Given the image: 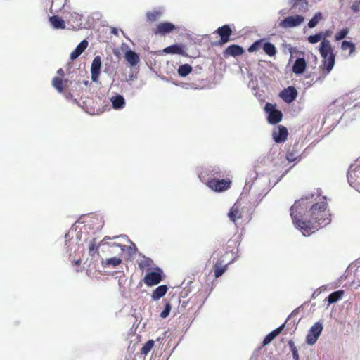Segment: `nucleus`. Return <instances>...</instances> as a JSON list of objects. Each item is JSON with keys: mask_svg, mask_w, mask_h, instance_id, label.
<instances>
[{"mask_svg": "<svg viewBox=\"0 0 360 360\" xmlns=\"http://www.w3.org/2000/svg\"><path fill=\"white\" fill-rule=\"evenodd\" d=\"M326 70H327V73H328L332 69L328 68V69H326Z\"/></svg>", "mask_w": 360, "mask_h": 360, "instance_id": "4d7b16f0", "label": "nucleus"}, {"mask_svg": "<svg viewBox=\"0 0 360 360\" xmlns=\"http://www.w3.org/2000/svg\"><path fill=\"white\" fill-rule=\"evenodd\" d=\"M263 51L270 56L275 55L276 52L275 46L270 42H265L263 44Z\"/></svg>", "mask_w": 360, "mask_h": 360, "instance_id": "72a5a7b5", "label": "nucleus"}, {"mask_svg": "<svg viewBox=\"0 0 360 360\" xmlns=\"http://www.w3.org/2000/svg\"><path fill=\"white\" fill-rule=\"evenodd\" d=\"M101 69H91V79L93 82H97L100 75Z\"/></svg>", "mask_w": 360, "mask_h": 360, "instance_id": "c03bdc74", "label": "nucleus"}, {"mask_svg": "<svg viewBox=\"0 0 360 360\" xmlns=\"http://www.w3.org/2000/svg\"><path fill=\"white\" fill-rule=\"evenodd\" d=\"M165 53L184 55L185 53L184 46L182 44H172L165 48L162 51Z\"/></svg>", "mask_w": 360, "mask_h": 360, "instance_id": "6ab92c4d", "label": "nucleus"}, {"mask_svg": "<svg viewBox=\"0 0 360 360\" xmlns=\"http://www.w3.org/2000/svg\"><path fill=\"white\" fill-rule=\"evenodd\" d=\"M88 41L86 40L82 41L76 47V49L70 53L72 60L76 59L87 48Z\"/></svg>", "mask_w": 360, "mask_h": 360, "instance_id": "412c9836", "label": "nucleus"}, {"mask_svg": "<svg viewBox=\"0 0 360 360\" xmlns=\"http://www.w3.org/2000/svg\"><path fill=\"white\" fill-rule=\"evenodd\" d=\"M344 295L343 290H338L330 293L328 296V304H333L342 298Z\"/></svg>", "mask_w": 360, "mask_h": 360, "instance_id": "7c9ffc66", "label": "nucleus"}, {"mask_svg": "<svg viewBox=\"0 0 360 360\" xmlns=\"http://www.w3.org/2000/svg\"><path fill=\"white\" fill-rule=\"evenodd\" d=\"M288 135L287 128L283 125H279L276 127L272 132V137L274 141L277 143H283L285 141Z\"/></svg>", "mask_w": 360, "mask_h": 360, "instance_id": "ddd939ff", "label": "nucleus"}, {"mask_svg": "<svg viewBox=\"0 0 360 360\" xmlns=\"http://www.w3.org/2000/svg\"><path fill=\"white\" fill-rule=\"evenodd\" d=\"M67 2V0H63V6H64L65 4Z\"/></svg>", "mask_w": 360, "mask_h": 360, "instance_id": "6e6d98bb", "label": "nucleus"}, {"mask_svg": "<svg viewBox=\"0 0 360 360\" xmlns=\"http://www.w3.org/2000/svg\"><path fill=\"white\" fill-rule=\"evenodd\" d=\"M179 68H191V66L188 64H184V65H180Z\"/></svg>", "mask_w": 360, "mask_h": 360, "instance_id": "603ef678", "label": "nucleus"}, {"mask_svg": "<svg viewBox=\"0 0 360 360\" xmlns=\"http://www.w3.org/2000/svg\"><path fill=\"white\" fill-rule=\"evenodd\" d=\"M49 21L54 29L58 30L65 28V21L62 18L59 17L58 15H53L49 17Z\"/></svg>", "mask_w": 360, "mask_h": 360, "instance_id": "aec40b11", "label": "nucleus"}, {"mask_svg": "<svg viewBox=\"0 0 360 360\" xmlns=\"http://www.w3.org/2000/svg\"><path fill=\"white\" fill-rule=\"evenodd\" d=\"M163 11L161 9L153 10L146 13V18L148 21L154 22L158 20L162 15Z\"/></svg>", "mask_w": 360, "mask_h": 360, "instance_id": "c85d7f7f", "label": "nucleus"}, {"mask_svg": "<svg viewBox=\"0 0 360 360\" xmlns=\"http://www.w3.org/2000/svg\"><path fill=\"white\" fill-rule=\"evenodd\" d=\"M114 109H122L125 105V101L122 96L117 94L110 98Z\"/></svg>", "mask_w": 360, "mask_h": 360, "instance_id": "5701e85b", "label": "nucleus"}, {"mask_svg": "<svg viewBox=\"0 0 360 360\" xmlns=\"http://www.w3.org/2000/svg\"><path fill=\"white\" fill-rule=\"evenodd\" d=\"M101 58L97 56L94 58L91 68H101Z\"/></svg>", "mask_w": 360, "mask_h": 360, "instance_id": "49530a36", "label": "nucleus"}, {"mask_svg": "<svg viewBox=\"0 0 360 360\" xmlns=\"http://www.w3.org/2000/svg\"><path fill=\"white\" fill-rule=\"evenodd\" d=\"M243 48L238 45L235 44L228 46L224 51L225 55L231 56H238L243 54Z\"/></svg>", "mask_w": 360, "mask_h": 360, "instance_id": "4be33fe9", "label": "nucleus"}, {"mask_svg": "<svg viewBox=\"0 0 360 360\" xmlns=\"http://www.w3.org/2000/svg\"><path fill=\"white\" fill-rule=\"evenodd\" d=\"M71 82L68 79H64V73L63 69H58L57 76L53 77L52 80L53 86L59 92L62 93L63 89L69 86Z\"/></svg>", "mask_w": 360, "mask_h": 360, "instance_id": "1a4fd4ad", "label": "nucleus"}, {"mask_svg": "<svg viewBox=\"0 0 360 360\" xmlns=\"http://www.w3.org/2000/svg\"><path fill=\"white\" fill-rule=\"evenodd\" d=\"M154 346V341L152 340H148L144 345L142 347L141 352V354L146 355L148 352L152 349Z\"/></svg>", "mask_w": 360, "mask_h": 360, "instance_id": "58836bf2", "label": "nucleus"}, {"mask_svg": "<svg viewBox=\"0 0 360 360\" xmlns=\"http://www.w3.org/2000/svg\"><path fill=\"white\" fill-rule=\"evenodd\" d=\"M326 198L319 192L296 200L290 207L294 224L302 234L309 236L331 221Z\"/></svg>", "mask_w": 360, "mask_h": 360, "instance_id": "f257e3e1", "label": "nucleus"}, {"mask_svg": "<svg viewBox=\"0 0 360 360\" xmlns=\"http://www.w3.org/2000/svg\"><path fill=\"white\" fill-rule=\"evenodd\" d=\"M174 30L179 31V27L170 22H162L158 23L153 32L155 35L165 36Z\"/></svg>", "mask_w": 360, "mask_h": 360, "instance_id": "9d476101", "label": "nucleus"}, {"mask_svg": "<svg viewBox=\"0 0 360 360\" xmlns=\"http://www.w3.org/2000/svg\"><path fill=\"white\" fill-rule=\"evenodd\" d=\"M293 7L298 8L300 11H306L308 7V4L305 0H298L293 3Z\"/></svg>", "mask_w": 360, "mask_h": 360, "instance_id": "ea45409f", "label": "nucleus"}, {"mask_svg": "<svg viewBox=\"0 0 360 360\" xmlns=\"http://www.w3.org/2000/svg\"><path fill=\"white\" fill-rule=\"evenodd\" d=\"M295 53V51L293 52L292 51H290V53H291V58H293L295 56H294V54Z\"/></svg>", "mask_w": 360, "mask_h": 360, "instance_id": "5fc2aeb1", "label": "nucleus"}, {"mask_svg": "<svg viewBox=\"0 0 360 360\" xmlns=\"http://www.w3.org/2000/svg\"><path fill=\"white\" fill-rule=\"evenodd\" d=\"M323 329V324L321 322H316L309 330L306 336V342L309 345H314Z\"/></svg>", "mask_w": 360, "mask_h": 360, "instance_id": "423d86ee", "label": "nucleus"}, {"mask_svg": "<svg viewBox=\"0 0 360 360\" xmlns=\"http://www.w3.org/2000/svg\"><path fill=\"white\" fill-rule=\"evenodd\" d=\"M80 83H82L83 84H84L85 86H87L88 85V80H83L82 82H79Z\"/></svg>", "mask_w": 360, "mask_h": 360, "instance_id": "864d4df0", "label": "nucleus"}, {"mask_svg": "<svg viewBox=\"0 0 360 360\" xmlns=\"http://www.w3.org/2000/svg\"><path fill=\"white\" fill-rule=\"evenodd\" d=\"M70 20L74 24L73 27H79L82 25V15L78 13H70Z\"/></svg>", "mask_w": 360, "mask_h": 360, "instance_id": "473e14b6", "label": "nucleus"}, {"mask_svg": "<svg viewBox=\"0 0 360 360\" xmlns=\"http://www.w3.org/2000/svg\"><path fill=\"white\" fill-rule=\"evenodd\" d=\"M138 265L139 268L143 271L152 267L153 261L150 258L143 257V259L139 262Z\"/></svg>", "mask_w": 360, "mask_h": 360, "instance_id": "cd10ccee", "label": "nucleus"}, {"mask_svg": "<svg viewBox=\"0 0 360 360\" xmlns=\"http://www.w3.org/2000/svg\"><path fill=\"white\" fill-rule=\"evenodd\" d=\"M231 181L229 178L226 179H213L210 180L209 182H206L205 184L210 188L212 191H214L217 193L224 192L229 188H231Z\"/></svg>", "mask_w": 360, "mask_h": 360, "instance_id": "20e7f679", "label": "nucleus"}, {"mask_svg": "<svg viewBox=\"0 0 360 360\" xmlns=\"http://www.w3.org/2000/svg\"><path fill=\"white\" fill-rule=\"evenodd\" d=\"M110 247H119L122 251V252H124L127 250V246L125 245H123L122 243H116V242H113V243H108V244Z\"/></svg>", "mask_w": 360, "mask_h": 360, "instance_id": "a18cd8bd", "label": "nucleus"}, {"mask_svg": "<svg viewBox=\"0 0 360 360\" xmlns=\"http://www.w3.org/2000/svg\"><path fill=\"white\" fill-rule=\"evenodd\" d=\"M328 36V34L323 33V32H319L314 35H310L308 37L307 40L310 44H316L321 41L322 39L323 40Z\"/></svg>", "mask_w": 360, "mask_h": 360, "instance_id": "2f4dec72", "label": "nucleus"}, {"mask_svg": "<svg viewBox=\"0 0 360 360\" xmlns=\"http://www.w3.org/2000/svg\"><path fill=\"white\" fill-rule=\"evenodd\" d=\"M171 310V305L169 302H167L165 305L164 310L161 312L160 316L163 319L167 317Z\"/></svg>", "mask_w": 360, "mask_h": 360, "instance_id": "37998d69", "label": "nucleus"}, {"mask_svg": "<svg viewBox=\"0 0 360 360\" xmlns=\"http://www.w3.org/2000/svg\"><path fill=\"white\" fill-rule=\"evenodd\" d=\"M118 30L115 27H112V30H111V33H112L113 34L117 36L118 35Z\"/></svg>", "mask_w": 360, "mask_h": 360, "instance_id": "3c124183", "label": "nucleus"}, {"mask_svg": "<svg viewBox=\"0 0 360 360\" xmlns=\"http://www.w3.org/2000/svg\"><path fill=\"white\" fill-rule=\"evenodd\" d=\"M288 345L292 354L293 360H299V353L297 347L295 345L293 340H290L288 341Z\"/></svg>", "mask_w": 360, "mask_h": 360, "instance_id": "e433bc0d", "label": "nucleus"}, {"mask_svg": "<svg viewBox=\"0 0 360 360\" xmlns=\"http://www.w3.org/2000/svg\"><path fill=\"white\" fill-rule=\"evenodd\" d=\"M122 51H125L124 58L131 66H136L140 60L139 56L134 51L129 49L127 44L122 43L121 46Z\"/></svg>", "mask_w": 360, "mask_h": 360, "instance_id": "f8f14e48", "label": "nucleus"}, {"mask_svg": "<svg viewBox=\"0 0 360 360\" xmlns=\"http://www.w3.org/2000/svg\"><path fill=\"white\" fill-rule=\"evenodd\" d=\"M261 44H260V42L259 41H256L255 42L254 44H252L248 49V51L250 52H253L255 51H256L258 48V46H259Z\"/></svg>", "mask_w": 360, "mask_h": 360, "instance_id": "8fccbe9b", "label": "nucleus"}, {"mask_svg": "<svg viewBox=\"0 0 360 360\" xmlns=\"http://www.w3.org/2000/svg\"><path fill=\"white\" fill-rule=\"evenodd\" d=\"M122 262V259L120 257H111L106 259L105 261L102 262V265L104 267L112 266L117 267L119 266Z\"/></svg>", "mask_w": 360, "mask_h": 360, "instance_id": "bb28decb", "label": "nucleus"}, {"mask_svg": "<svg viewBox=\"0 0 360 360\" xmlns=\"http://www.w3.org/2000/svg\"><path fill=\"white\" fill-rule=\"evenodd\" d=\"M304 20L301 15L288 16L279 22V26L283 29L293 28L300 26Z\"/></svg>", "mask_w": 360, "mask_h": 360, "instance_id": "0eeeda50", "label": "nucleus"}, {"mask_svg": "<svg viewBox=\"0 0 360 360\" xmlns=\"http://www.w3.org/2000/svg\"><path fill=\"white\" fill-rule=\"evenodd\" d=\"M281 14H283V11H280L279 12Z\"/></svg>", "mask_w": 360, "mask_h": 360, "instance_id": "13d9d810", "label": "nucleus"}, {"mask_svg": "<svg viewBox=\"0 0 360 360\" xmlns=\"http://www.w3.org/2000/svg\"><path fill=\"white\" fill-rule=\"evenodd\" d=\"M137 69H121L119 79L121 82H131L137 77Z\"/></svg>", "mask_w": 360, "mask_h": 360, "instance_id": "dca6fc26", "label": "nucleus"}, {"mask_svg": "<svg viewBox=\"0 0 360 360\" xmlns=\"http://www.w3.org/2000/svg\"><path fill=\"white\" fill-rule=\"evenodd\" d=\"M162 277V270L159 267H156L154 271H149L146 274L143 282L147 286L155 285L161 282Z\"/></svg>", "mask_w": 360, "mask_h": 360, "instance_id": "39448f33", "label": "nucleus"}, {"mask_svg": "<svg viewBox=\"0 0 360 360\" xmlns=\"http://www.w3.org/2000/svg\"><path fill=\"white\" fill-rule=\"evenodd\" d=\"M224 174L221 168L219 166H212L202 169L198 174V177L205 184L213 179H218L224 177Z\"/></svg>", "mask_w": 360, "mask_h": 360, "instance_id": "7ed1b4c3", "label": "nucleus"}, {"mask_svg": "<svg viewBox=\"0 0 360 360\" xmlns=\"http://www.w3.org/2000/svg\"><path fill=\"white\" fill-rule=\"evenodd\" d=\"M178 74L181 77L187 76L192 70V69H177Z\"/></svg>", "mask_w": 360, "mask_h": 360, "instance_id": "09e8293b", "label": "nucleus"}, {"mask_svg": "<svg viewBox=\"0 0 360 360\" xmlns=\"http://www.w3.org/2000/svg\"><path fill=\"white\" fill-rule=\"evenodd\" d=\"M265 111L268 113V122L271 124H276L281 121L283 114L281 111L276 110L275 105L267 103L264 108Z\"/></svg>", "mask_w": 360, "mask_h": 360, "instance_id": "6e6552de", "label": "nucleus"}, {"mask_svg": "<svg viewBox=\"0 0 360 360\" xmlns=\"http://www.w3.org/2000/svg\"><path fill=\"white\" fill-rule=\"evenodd\" d=\"M284 328V325H281L276 329L269 333L263 340V345L265 346L269 344L277 335H278Z\"/></svg>", "mask_w": 360, "mask_h": 360, "instance_id": "b1692460", "label": "nucleus"}, {"mask_svg": "<svg viewBox=\"0 0 360 360\" xmlns=\"http://www.w3.org/2000/svg\"><path fill=\"white\" fill-rule=\"evenodd\" d=\"M300 56L296 57V60L292 68H306V61L303 57L300 56L302 53H298Z\"/></svg>", "mask_w": 360, "mask_h": 360, "instance_id": "4c0bfd02", "label": "nucleus"}, {"mask_svg": "<svg viewBox=\"0 0 360 360\" xmlns=\"http://www.w3.org/2000/svg\"><path fill=\"white\" fill-rule=\"evenodd\" d=\"M319 52L323 58L325 68H333L335 65V55L329 40L326 39L322 40L319 46Z\"/></svg>", "mask_w": 360, "mask_h": 360, "instance_id": "f03ea898", "label": "nucleus"}, {"mask_svg": "<svg viewBox=\"0 0 360 360\" xmlns=\"http://www.w3.org/2000/svg\"><path fill=\"white\" fill-rule=\"evenodd\" d=\"M215 32L219 35L221 43L225 44L229 41L232 30L229 25H225L217 28Z\"/></svg>", "mask_w": 360, "mask_h": 360, "instance_id": "a211bd4d", "label": "nucleus"}, {"mask_svg": "<svg viewBox=\"0 0 360 360\" xmlns=\"http://www.w3.org/2000/svg\"><path fill=\"white\" fill-rule=\"evenodd\" d=\"M321 19H322L321 13L318 12V13H315V15L313 16V18L309 20V22L308 23V27L309 28L315 27Z\"/></svg>", "mask_w": 360, "mask_h": 360, "instance_id": "f704fd0d", "label": "nucleus"}, {"mask_svg": "<svg viewBox=\"0 0 360 360\" xmlns=\"http://www.w3.org/2000/svg\"><path fill=\"white\" fill-rule=\"evenodd\" d=\"M228 217L229 219L234 223H236L238 219L243 217V208L239 203H234L228 213Z\"/></svg>", "mask_w": 360, "mask_h": 360, "instance_id": "2eb2a0df", "label": "nucleus"}, {"mask_svg": "<svg viewBox=\"0 0 360 360\" xmlns=\"http://www.w3.org/2000/svg\"><path fill=\"white\" fill-rule=\"evenodd\" d=\"M349 30L347 28H345L341 30L340 32H338L335 35V41H340L346 37V36L348 34Z\"/></svg>", "mask_w": 360, "mask_h": 360, "instance_id": "79ce46f5", "label": "nucleus"}, {"mask_svg": "<svg viewBox=\"0 0 360 360\" xmlns=\"http://www.w3.org/2000/svg\"><path fill=\"white\" fill-rule=\"evenodd\" d=\"M292 70L296 75H303L304 78H306V79L311 77L310 82L314 83L320 79V77L317 76L314 73L309 74V75H304L307 69H292Z\"/></svg>", "mask_w": 360, "mask_h": 360, "instance_id": "c756f323", "label": "nucleus"}, {"mask_svg": "<svg viewBox=\"0 0 360 360\" xmlns=\"http://www.w3.org/2000/svg\"><path fill=\"white\" fill-rule=\"evenodd\" d=\"M237 242L234 239H230L228 240L226 246V254H228L229 252H231L233 255L236 254V252L233 251L234 248L236 247Z\"/></svg>", "mask_w": 360, "mask_h": 360, "instance_id": "c9c22d12", "label": "nucleus"}, {"mask_svg": "<svg viewBox=\"0 0 360 360\" xmlns=\"http://www.w3.org/2000/svg\"><path fill=\"white\" fill-rule=\"evenodd\" d=\"M235 259H232L229 262L226 264H223V261L221 259L217 261L213 265V271L215 278H219L223 275V274L227 270L228 265L233 262Z\"/></svg>", "mask_w": 360, "mask_h": 360, "instance_id": "f3484780", "label": "nucleus"}, {"mask_svg": "<svg viewBox=\"0 0 360 360\" xmlns=\"http://www.w3.org/2000/svg\"><path fill=\"white\" fill-rule=\"evenodd\" d=\"M56 0H52V3L54 4Z\"/></svg>", "mask_w": 360, "mask_h": 360, "instance_id": "bf43d9fd", "label": "nucleus"}, {"mask_svg": "<svg viewBox=\"0 0 360 360\" xmlns=\"http://www.w3.org/2000/svg\"><path fill=\"white\" fill-rule=\"evenodd\" d=\"M341 49L345 54L350 56L355 51V45L352 41H343L341 44Z\"/></svg>", "mask_w": 360, "mask_h": 360, "instance_id": "a878e982", "label": "nucleus"}, {"mask_svg": "<svg viewBox=\"0 0 360 360\" xmlns=\"http://www.w3.org/2000/svg\"><path fill=\"white\" fill-rule=\"evenodd\" d=\"M119 238L128 239L126 236H115L113 237H110L108 236H105L103 238V240L100 242V243L98 245H96V239L95 238L92 239L91 240L90 243H89V255L91 256H94L96 252H98L97 250H98V248L99 246L108 244V240L117 239V238Z\"/></svg>", "mask_w": 360, "mask_h": 360, "instance_id": "9b49d317", "label": "nucleus"}, {"mask_svg": "<svg viewBox=\"0 0 360 360\" xmlns=\"http://www.w3.org/2000/svg\"><path fill=\"white\" fill-rule=\"evenodd\" d=\"M168 288L165 285H162L156 288L152 294V298L154 300H158L162 297L167 292Z\"/></svg>", "mask_w": 360, "mask_h": 360, "instance_id": "393cba45", "label": "nucleus"}, {"mask_svg": "<svg viewBox=\"0 0 360 360\" xmlns=\"http://www.w3.org/2000/svg\"><path fill=\"white\" fill-rule=\"evenodd\" d=\"M351 9L354 13H359L360 11V0L354 1L351 6Z\"/></svg>", "mask_w": 360, "mask_h": 360, "instance_id": "de8ad7c7", "label": "nucleus"}, {"mask_svg": "<svg viewBox=\"0 0 360 360\" xmlns=\"http://www.w3.org/2000/svg\"><path fill=\"white\" fill-rule=\"evenodd\" d=\"M297 91L293 86H289L280 93V97L286 103H292L297 97Z\"/></svg>", "mask_w": 360, "mask_h": 360, "instance_id": "4468645a", "label": "nucleus"}, {"mask_svg": "<svg viewBox=\"0 0 360 360\" xmlns=\"http://www.w3.org/2000/svg\"><path fill=\"white\" fill-rule=\"evenodd\" d=\"M285 158L288 161L291 162L297 160V158H299V155L297 151L292 150L291 151H288L286 153Z\"/></svg>", "mask_w": 360, "mask_h": 360, "instance_id": "a19ab883", "label": "nucleus"}]
</instances>
